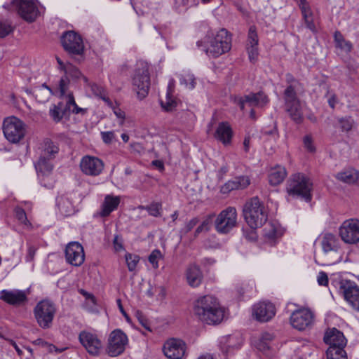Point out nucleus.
Instances as JSON below:
<instances>
[{
	"instance_id": "f257e3e1",
	"label": "nucleus",
	"mask_w": 359,
	"mask_h": 359,
	"mask_svg": "<svg viewBox=\"0 0 359 359\" xmlns=\"http://www.w3.org/2000/svg\"><path fill=\"white\" fill-rule=\"evenodd\" d=\"M193 313L201 323L217 325L223 320L224 310L215 297L204 295L194 302Z\"/></svg>"
},
{
	"instance_id": "f03ea898",
	"label": "nucleus",
	"mask_w": 359,
	"mask_h": 359,
	"mask_svg": "<svg viewBox=\"0 0 359 359\" xmlns=\"http://www.w3.org/2000/svg\"><path fill=\"white\" fill-rule=\"evenodd\" d=\"M243 214L245 220L252 229L262 226L268 219L265 207L258 197H253L245 203Z\"/></svg>"
},
{
	"instance_id": "7ed1b4c3",
	"label": "nucleus",
	"mask_w": 359,
	"mask_h": 359,
	"mask_svg": "<svg viewBox=\"0 0 359 359\" xmlns=\"http://www.w3.org/2000/svg\"><path fill=\"white\" fill-rule=\"evenodd\" d=\"M313 183L302 173L292 175L287 182L286 191L290 197L302 198L306 202L311 201Z\"/></svg>"
},
{
	"instance_id": "20e7f679",
	"label": "nucleus",
	"mask_w": 359,
	"mask_h": 359,
	"mask_svg": "<svg viewBox=\"0 0 359 359\" xmlns=\"http://www.w3.org/2000/svg\"><path fill=\"white\" fill-rule=\"evenodd\" d=\"M34 315L38 325L43 330L50 329L56 313L55 304L48 299L38 302L34 309Z\"/></svg>"
},
{
	"instance_id": "39448f33",
	"label": "nucleus",
	"mask_w": 359,
	"mask_h": 359,
	"mask_svg": "<svg viewBox=\"0 0 359 359\" xmlns=\"http://www.w3.org/2000/svg\"><path fill=\"white\" fill-rule=\"evenodd\" d=\"M208 47L203 48L207 54L213 57L228 52L231 48V36L226 29H221L209 41Z\"/></svg>"
},
{
	"instance_id": "423d86ee",
	"label": "nucleus",
	"mask_w": 359,
	"mask_h": 359,
	"mask_svg": "<svg viewBox=\"0 0 359 359\" xmlns=\"http://www.w3.org/2000/svg\"><path fill=\"white\" fill-rule=\"evenodd\" d=\"M11 6L27 22L35 21L39 14L37 4L34 0H12L11 4L4 6L7 9H10Z\"/></svg>"
},
{
	"instance_id": "0eeeda50",
	"label": "nucleus",
	"mask_w": 359,
	"mask_h": 359,
	"mask_svg": "<svg viewBox=\"0 0 359 359\" xmlns=\"http://www.w3.org/2000/svg\"><path fill=\"white\" fill-rule=\"evenodd\" d=\"M284 100L285 109L291 118L297 123H301L303 121L302 107L293 85H289L285 90Z\"/></svg>"
},
{
	"instance_id": "6e6552de",
	"label": "nucleus",
	"mask_w": 359,
	"mask_h": 359,
	"mask_svg": "<svg viewBox=\"0 0 359 359\" xmlns=\"http://www.w3.org/2000/svg\"><path fill=\"white\" fill-rule=\"evenodd\" d=\"M133 85L140 98L148 94L150 87V76L147 64L141 62L135 69L133 77Z\"/></svg>"
},
{
	"instance_id": "1a4fd4ad",
	"label": "nucleus",
	"mask_w": 359,
	"mask_h": 359,
	"mask_svg": "<svg viewBox=\"0 0 359 359\" xmlns=\"http://www.w3.org/2000/svg\"><path fill=\"white\" fill-rule=\"evenodd\" d=\"M128 343L127 335L120 329L113 330L108 338L106 352L110 357L122 354Z\"/></svg>"
},
{
	"instance_id": "9d476101",
	"label": "nucleus",
	"mask_w": 359,
	"mask_h": 359,
	"mask_svg": "<svg viewBox=\"0 0 359 359\" xmlns=\"http://www.w3.org/2000/svg\"><path fill=\"white\" fill-rule=\"evenodd\" d=\"M3 132L10 142L17 143L25 136L24 124L15 116L6 118L3 123Z\"/></svg>"
},
{
	"instance_id": "9b49d317",
	"label": "nucleus",
	"mask_w": 359,
	"mask_h": 359,
	"mask_svg": "<svg viewBox=\"0 0 359 359\" xmlns=\"http://www.w3.org/2000/svg\"><path fill=\"white\" fill-rule=\"evenodd\" d=\"M237 224V212L233 207L222 210L215 222L216 231L219 233H228Z\"/></svg>"
},
{
	"instance_id": "f8f14e48",
	"label": "nucleus",
	"mask_w": 359,
	"mask_h": 359,
	"mask_svg": "<svg viewBox=\"0 0 359 359\" xmlns=\"http://www.w3.org/2000/svg\"><path fill=\"white\" fill-rule=\"evenodd\" d=\"M61 43L65 50L70 55H81L84 52L83 39L74 31L65 32L61 36Z\"/></svg>"
},
{
	"instance_id": "ddd939ff",
	"label": "nucleus",
	"mask_w": 359,
	"mask_h": 359,
	"mask_svg": "<svg viewBox=\"0 0 359 359\" xmlns=\"http://www.w3.org/2000/svg\"><path fill=\"white\" fill-rule=\"evenodd\" d=\"M339 292L353 309L359 311V287L354 282L341 280L339 283Z\"/></svg>"
},
{
	"instance_id": "4468645a",
	"label": "nucleus",
	"mask_w": 359,
	"mask_h": 359,
	"mask_svg": "<svg viewBox=\"0 0 359 359\" xmlns=\"http://www.w3.org/2000/svg\"><path fill=\"white\" fill-rule=\"evenodd\" d=\"M79 341L86 351L93 356H98L103 348L99 337L89 331H81L79 334Z\"/></svg>"
},
{
	"instance_id": "2eb2a0df",
	"label": "nucleus",
	"mask_w": 359,
	"mask_h": 359,
	"mask_svg": "<svg viewBox=\"0 0 359 359\" xmlns=\"http://www.w3.org/2000/svg\"><path fill=\"white\" fill-rule=\"evenodd\" d=\"M321 245L325 255L328 256L330 253L332 254V257L327 264H332L340 261L341 258L339 252L340 241L336 236L332 233H325L322 238Z\"/></svg>"
},
{
	"instance_id": "dca6fc26",
	"label": "nucleus",
	"mask_w": 359,
	"mask_h": 359,
	"mask_svg": "<svg viewBox=\"0 0 359 359\" xmlns=\"http://www.w3.org/2000/svg\"><path fill=\"white\" fill-rule=\"evenodd\" d=\"M269 102V98L263 91L254 93H250L243 97H235L234 103L239 106L240 109L243 111L245 108V104H248L252 107H264Z\"/></svg>"
},
{
	"instance_id": "f3484780",
	"label": "nucleus",
	"mask_w": 359,
	"mask_h": 359,
	"mask_svg": "<svg viewBox=\"0 0 359 359\" xmlns=\"http://www.w3.org/2000/svg\"><path fill=\"white\" fill-rule=\"evenodd\" d=\"M314 321V313L309 309H301L292 312L290 316L292 326L298 330L310 327Z\"/></svg>"
},
{
	"instance_id": "a211bd4d",
	"label": "nucleus",
	"mask_w": 359,
	"mask_h": 359,
	"mask_svg": "<svg viewBox=\"0 0 359 359\" xmlns=\"http://www.w3.org/2000/svg\"><path fill=\"white\" fill-rule=\"evenodd\" d=\"M339 235L346 243H358L359 241V220L350 219L344 221L339 228Z\"/></svg>"
},
{
	"instance_id": "6ab92c4d",
	"label": "nucleus",
	"mask_w": 359,
	"mask_h": 359,
	"mask_svg": "<svg viewBox=\"0 0 359 359\" xmlns=\"http://www.w3.org/2000/svg\"><path fill=\"white\" fill-rule=\"evenodd\" d=\"M103 161L97 157L85 156L81 158L80 168L81 171L89 176H98L104 169Z\"/></svg>"
},
{
	"instance_id": "aec40b11",
	"label": "nucleus",
	"mask_w": 359,
	"mask_h": 359,
	"mask_svg": "<svg viewBox=\"0 0 359 359\" xmlns=\"http://www.w3.org/2000/svg\"><path fill=\"white\" fill-rule=\"evenodd\" d=\"M67 262L75 266H81L85 260V253L83 246L79 242H70L65 248Z\"/></svg>"
},
{
	"instance_id": "412c9836",
	"label": "nucleus",
	"mask_w": 359,
	"mask_h": 359,
	"mask_svg": "<svg viewBox=\"0 0 359 359\" xmlns=\"http://www.w3.org/2000/svg\"><path fill=\"white\" fill-rule=\"evenodd\" d=\"M29 292L25 290H3L0 292V299L8 304L20 306L27 302Z\"/></svg>"
},
{
	"instance_id": "4be33fe9",
	"label": "nucleus",
	"mask_w": 359,
	"mask_h": 359,
	"mask_svg": "<svg viewBox=\"0 0 359 359\" xmlns=\"http://www.w3.org/2000/svg\"><path fill=\"white\" fill-rule=\"evenodd\" d=\"M186 344L180 340L171 339L163 346V353L169 359H182L185 354Z\"/></svg>"
},
{
	"instance_id": "5701e85b",
	"label": "nucleus",
	"mask_w": 359,
	"mask_h": 359,
	"mask_svg": "<svg viewBox=\"0 0 359 359\" xmlns=\"http://www.w3.org/2000/svg\"><path fill=\"white\" fill-rule=\"evenodd\" d=\"M276 314L274 305L271 302H259L254 305L252 309L253 316L260 322L270 320Z\"/></svg>"
},
{
	"instance_id": "b1692460",
	"label": "nucleus",
	"mask_w": 359,
	"mask_h": 359,
	"mask_svg": "<svg viewBox=\"0 0 359 359\" xmlns=\"http://www.w3.org/2000/svg\"><path fill=\"white\" fill-rule=\"evenodd\" d=\"M323 339L325 344L332 348H344L347 344L343 332L334 327L325 332Z\"/></svg>"
},
{
	"instance_id": "393cba45",
	"label": "nucleus",
	"mask_w": 359,
	"mask_h": 359,
	"mask_svg": "<svg viewBox=\"0 0 359 359\" xmlns=\"http://www.w3.org/2000/svg\"><path fill=\"white\" fill-rule=\"evenodd\" d=\"M121 202L120 196L108 194L105 196L104 201L101 206L100 215L105 217L110 215L111 212L117 209Z\"/></svg>"
},
{
	"instance_id": "a878e982",
	"label": "nucleus",
	"mask_w": 359,
	"mask_h": 359,
	"mask_svg": "<svg viewBox=\"0 0 359 359\" xmlns=\"http://www.w3.org/2000/svg\"><path fill=\"white\" fill-rule=\"evenodd\" d=\"M232 135V129L227 122L219 123L214 135L217 140L225 145L231 142Z\"/></svg>"
},
{
	"instance_id": "bb28decb",
	"label": "nucleus",
	"mask_w": 359,
	"mask_h": 359,
	"mask_svg": "<svg viewBox=\"0 0 359 359\" xmlns=\"http://www.w3.org/2000/svg\"><path fill=\"white\" fill-rule=\"evenodd\" d=\"M52 159L43 155H40L39 160L34 163V167L39 176H48L53 169Z\"/></svg>"
},
{
	"instance_id": "cd10ccee",
	"label": "nucleus",
	"mask_w": 359,
	"mask_h": 359,
	"mask_svg": "<svg viewBox=\"0 0 359 359\" xmlns=\"http://www.w3.org/2000/svg\"><path fill=\"white\" fill-rule=\"evenodd\" d=\"M187 279L189 285L193 287L201 285L203 280V274L198 266L193 264L188 268Z\"/></svg>"
},
{
	"instance_id": "c85d7f7f",
	"label": "nucleus",
	"mask_w": 359,
	"mask_h": 359,
	"mask_svg": "<svg viewBox=\"0 0 359 359\" xmlns=\"http://www.w3.org/2000/svg\"><path fill=\"white\" fill-rule=\"evenodd\" d=\"M287 176V171L285 167L276 165L271 168L269 172V182L273 186L278 185L283 182Z\"/></svg>"
},
{
	"instance_id": "c756f323",
	"label": "nucleus",
	"mask_w": 359,
	"mask_h": 359,
	"mask_svg": "<svg viewBox=\"0 0 359 359\" xmlns=\"http://www.w3.org/2000/svg\"><path fill=\"white\" fill-rule=\"evenodd\" d=\"M174 81H170L168 86L165 100H161V107L167 111H170L177 107V102L173 98Z\"/></svg>"
},
{
	"instance_id": "7c9ffc66",
	"label": "nucleus",
	"mask_w": 359,
	"mask_h": 359,
	"mask_svg": "<svg viewBox=\"0 0 359 359\" xmlns=\"http://www.w3.org/2000/svg\"><path fill=\"white\" fill-rule=\"evenodd\" d=\"M359 177V172L353 168H348L336 175V178L343 182L352 184L355 182Z\"/></svg>"
},
{
	"instance_id": "2f4dec72",
	"label": "nucleus",
	"mask_w": 359,
	"mask_h": 359,
	"mask_svg": "<svg viewBox=\"0 0 359 359\" xmlns=\"http://www.w3.org/2000/svg\"><path fill=\"white\" fill-rule=\"evenodd\" d=\"M273 334L264 332L260 334L259 337L255 342V346L259 351L266 352L269 349L270 343L273 341Z\"/></svg>"
},
{
	"instance_id": "473e14b6",
	"label": "nucleus",
	"mask_w": 359,
	"mask_h": 359,
	"mask_svg": "<svg viewBox=\"0 0 359 359\" xmlns=\"http://www.w3.org/2000/svg\"><path fill=\"white\" fill-rule=\"evenodd\" d=\"M52 94L53 91L51 88L46 83L35 88L33 90V95L35 96L36 100L41 103H44L48 101Z\"/></svg>"
},
{
	"instance_id": "72a5a7b5",
	"label": "nucleus",
	"mask_w": 359,
	"mask_h": 359,
	"mask_svg": "<svg viewBox=\"0 0 359 359\" xmlns=\"http://www.w3.org/2000/svg\"><path fill=\"white\" fill-rule=\"evenodd\" d=\"M138 209L147 211L150 216L154 217H161L163 212L162 203L157 201H153L147 205H139Z\"/></svg>"
},
{
	"instance_id": "f704fd0d",
	"label": "nucleus",
	"mask_w": 359,
	"mask_h": 359,
	"mask_svg": "<svg viewBox=\"0 0 359 359\" xmlns=\"http://www.w3.org/2000/svg\"><path fill=\"white\" fill-rule=\"evenodd\" d=\"M65 104L60 102L57 104H53L49 110V115L56 123L60 122L66 114Z\"/></svg>"
},
{
	"instance_id": "c9c22d12",
	"label": "nucleus",
	"mask_w": 359,
	"mask_h": 359,
	"mask_svg": "<svg viewBox=\"0 0 359 359\" xmlns=\"http://www.w3.org/2000/svg\"><path fill=\"white\" fill-rule=\"evenodd\" d=\"M303 20L306 24V27L312 32H316V27L313 22V15L309 6L305 7L302 6L301 9Z\"/></svg>"
},
{
	"instance_id": "e433bc0d",
	"label": "nucleus",
	"mask_w": 359,
	"mask_h": 359,
	"mask_svg": "<svg viewBox=\"0 0 359 359\" xmlns=\"http://www.w3.org/2000/svg\"><path fill=\"white\" fill-rule=\"evenodd\" d=\"M58 151V147L51 140H46L44 142V148L41 154L53 159Z\"/></svg>"
},
{
	"instance_id": "4c0bfd02",
	"label": "nucleus",
	"mask_w": 359,
	"mask_h": 359,
	"mask_svg": "<svg viewBox=\"0 0 359 359\" xmlns=\"http://www.w3.org/2000/svg\"><path fill=\"white\" fill-rule=\"evenodd\" d=\"M334 41L337 48H339L347 53L351 51L353 48L352 43L350 41L345 40L342 34L338 31L334 33Z\"/></svg>"
},
{
	"instance_id": "58836bf2",
	"label": "nucleus",
	"mask_w": 359,
	"mask_h": 359,
	"mask_svg": "<svg viewBox=\"0 0 359 359\" xmlns=\"http://www.w3.org/2000/svg\"><path fill=\"white\" fill-rule=\"evenodd\" d=\"M83 80L84 83H86V85L90 88L93 95L101 97L104 100H107L105 97V91L102 86L95 83L89 82L88 78L86 77H83Z\"/></svg>"
},
{
	"instance_id": "ea45409f",
	"label": "nucleus",
	"mask_w": 359,
	"mask_h": 359,
	"mask_svg": "<svg viewBox=\"0 0 359 359\" xmlns=\"http://www.w3.org/2000/svg\"><path fill=\"white\" fill-rule=\"evenodd\" d=\"M327 359H347L344 348L329 347L326 352Z\"/></svg>"
},
{
	"instance_id": "a19ab883",
	"label": "nucleus",
	"mask_w": 359,
	"mask_h": 359,
	"mask_svg": "<svg viewBox=\"0 0 359 359\" xmlns=\"http://www.w3.org/2000/svg\"><path fill=\"white\" fill-rule=\"evenodd\" d=\"M339 127L343 132H349L355 125V121L351 116L341 117L337 118Z\"/></svg>"
},
{
	"instance_id": "79ce46f5",
	"label": "nucleus",
	"mask_w": 359,
	"mask_h": 359,
	"mask_svg": "<svg viewBox=\"0 0 359 359\" xmlns=\"http://www.w3.org/2000/svg\"><path fill=\"white\" fill-rule=\"evenodd\" d=\"M180 81L190 90L194 89L196 83L194 76L189 73L180 75Z\"/></svg>"
},
{
	"instance_id": "37998d69",
	"label": "nucleus",
	"mask_w": 359,
	"mask_h": 359,
	"mask_svg": "<svg viewBox=\"0 0 359 359\" xmlns=\"http://www.w3.org/2000/svg\"><path fill=\"white\" fill-rule=\"evenodd\" d=\"M233 339V337L231 336H226L222 337L220 341H219V346L221 350L225 353H228L231 352L232 349L235 348V345L231 344V340Z\"/></svg>"
},
{
	"instance_id": "c03bdc74",
	"label": "nucleus",
	"mask_w": 359,
	"mask_h": 359,
	"mask_svg": "<svg viewBox=\"0 0 359 359\" xmlns=\"http://www.w3.org/2000/svg\"><path fill=\"white\" fill-rule=\"evenodd\" d=\"M65 74V76H67V77L69 76L73 79H83V77H85L76 67L70 63H68L67 68H66Z\"/></svg>"
},
{
	"instance_id": "a18cd8bd",
	"label": "nucleus",
	"mask_w": 359,
	"mask_h": 359,
	"mask_svg": "<svg viewBox=\"0 0 359 359\" xmlns=\"http://www.w3.org/2000/svg\"><path fill=\"white\" fill-rule=\"evenodd\" d=\"M125 257L128 270L130 271H133L140 261V257L137 255L130 253H126Z\"/></svg>"
},
{
	"instance_id": "49530a36",
	"label": "nucleus",
	"mask_w": 359,
	"mask_h": 359,
	"mask_svg": "<svg viewBox=\"0 0 359 359\" xmlns=\"http://www.w3.org/2000/svg\"><path fill=\"white\" fill-rule=\"evenodd\" d=\"M236 189H244L250 184V180L248 176H239L233 179Z\"/></svg>"
},
{
	"instance_id": "de8ad7c7",
	"label": "nucleus",
	"mask_w": 359,
	"mask_h": 359,
	"mask_svg": "<svg viewBox=\"0 0 359 359\" xmlns=\"http://www.w3.org/2000/svg\"><path fill=\"white\" fill-rule=\"evenodd\" d=\"M15 215L17 219L26 226H31L32 224L27 219L25 211L21 208H16L15 209Z\"/></svg>"
},
{
	"instance_id": "09e8293b",
	"label": "nucleus",
	"mask_w": 359,
	"mask_h": 359,
	"mask_svg": "<svg viewBox=\"0 0 359 359\" xmlns=\"http://www.w3.org/2000/svg\"><path fill=\"white\" fill-rule=\"evenodd\" d=\"M258 43L259 39L256 27L254 25L250 26L248 34L247 45H258Z\"/></svg>"
},
{
	"instance_id": "8fccbe9b",
	"label": "nucleus",
	"mask_w": 359,
	"mask_h": 359,
	"mask_svg": "<svg viewBox=\"0 0 359 359\" xmlns=\"http://www.w3.org/2000/svg\"><path fill=\"white\" fill-rule=\"evenodd\" d=\"M162 257V254L159 250H154L149 256V262L152 264L154 269L158 267V260Z\"/></svg>"
},
{
	"instance_id": "3c124183",
	"label": "nucleus",
	"mask_w": 359,
	"mask_h": 359,
	"mask_svg": "<svg viewBox=\"0 0 359 359\" xmlns=\"http://www.w3.org/2000/svg\"><path fill=\"white\" fill-rule=\"evenodd\" d=\"M247 50L250 62L257 61L259 55L258 45H247Z\"/></svg>"
},
{
	"instance_id": "603ef678",
	"label": "nucleus",
	"mask_w": 359,
	"mask_h": 359,
	"mask_svg": "<svg viewBox=\"0 0 359 359\" xmlns=\"http://www.w3.org/2000/svg\"><path fill=\"white\" fill-rule=\"evenodd\" d=\"M13 31L10 23L0 21V38H4Z\"/></svg>"
},
{
	"instance_id": "864d4df0",
	"label": "nucleus",
	"mask_w": 359,
	"mask_h": 359,
	"mask_svg": "<svg viewBox=\"0 0 359 359\" xmlns=\"http://www.w3.org/2000/svg\"><path fill=\"white\" fill-rule=\"evenodd\" d=\"M233 190L237 189L233 179L226 182L220 188V192L223 194H227Z\"/></svg>"
},
{
	"instance_id": "5fc2aeb1",
	"label": "nucleus",
	"mask_w": 359,
	"mask_h": 359,
	"mask_svg": "<svg viewBox=\"0 0 359 359\" xmlns=\"http://www.w3.org/2000/svg\"><path fill=\"white\" fill-rule=\"evenodd\" d=\"M210 219H205L201 224L196 228L194 232V236L197 237L203 231H208L210 228Z\"/></svg>"
},
{
	"instance_id": "6e6d98bb",
	"label": "nucleus",
	"mask_w": 359,
	"mask_h": 359,
	"mask_svg": "<svg viewBox=\"0 0 359 359\" xmlns=\"http://www.w3.org/2000/svg\"><path fill=\"white\" fill-rule=\"evenodd\" d=\"M69 83V78L67 76H62L59 81L58 88L61 95H64L68 88Z\"/></svg>"
},
{
	"instance_id": "4d7b16f0",
	"label": "nucleus",
	"mask_w": 359,
	"mask_h": 359,
	"mask_svg": "<svg viewBox=\"0 0 359 359\" xmlns=\"http://www.w3.org/2000/svg\"><path fill=\"white\" fill-rule=\"evenodd\" d=\"M136 317L139 321V323L142 325L143 327H144L148 331H151L149 327V323L146 317L143 315V313L140 311H137Z\"/></svg>"
},
{
	"instance_id": "13d9d810",
	"label": "nucleus",
	"mask_w": 359,
	"mask_h": 359,
	"mask_svg": "<svg viewBox=\"0 0 359 359\" xmlns=\"http://www.w3.org/2000/svg\"><path fill=\"white\" fill-rule=\"evenodd\" d=\"M101 137L102 141L105 144H111L115 138V134L114 131L101 132Z\"/></svg>"
},
{
	"instance_id": "bf43d9fd",
	"label": "nucleus",
	"mask_w": 359,
	"mask_h": 359,
	"mask_svg": "<svg viewBox=\"0 0 359 359\" xmlns=\"http://www.w3.org/2000/svg\"><path fill=\"white\" fill-rule=\"evenodd\" d=\"M326 97H327V102L329 106L334 109L336 104L338 103V99L336 94L328 90L326 94Z\"/></svg>"
},
{
	"instance_id": "052dcab7",
	"label": "nucleus",
	"mask_w": 359,
	"mask_h": 359,
	"mask_svg": "<svg viewBox=\"0 0 359 359\" xmlns=\"http://www.w3.org/2000/svg\"><path fill=\"white\" fill-rule=\"evenodd\" d=\"M304 144L306 149L310 152H313L316 149L313 145L312 137L311 135H306L304 137Z\"/></svg>"
},
{
	"instance_id": "680f3d73",
	"label": "nucleus",
	"mask_w": 359,
	"mask_h": 359,
	"mask_svg": "<svg viewBox=\"0 0 359 359\" xmlns=\"http://www.w3.org/2000/svg\"><path fill=\"white\" fill-rule=\"evenodd\" d=\"M318 283L320 285L325 286L328 284L327 274L324 271H320L317 277Z\"/></svg>"
},
{
	"instance_id": "e2e57ef3",
	"label": "nucleus",
	"mask_w": 359,
	"mask_h": 359,
	"mask_svg": "<svg viewBox=\"0 0 359 359\" xmlns=\"http://www.w3.org/2000/svg\"><path fill=\"white\" fill-rule=\"evenodd\" d=\"M199 222V219L198 217L192 218L189 222H188L183 229L184 233H188L191 231Z\"/></svg>"
},
{
	"instance_id": "0e129e2a",
	"label": "nucleus",
	"mask_w": 359,
	"mask_h": 359,
	"mask_svg": "<svg viewBox=\"0 0 359 359\" xmlns=\"http://www.w3.org/2000/svg\"><path fill=\"white\" fill-rule=\"evenodd\" d=\"M76 104L74 95L72 93H69L67 95V101L66 105H65L66 110H71V107Z\"/></svg>"
},
{
	"instance_id": "69168bd1",
	"label": "nucleus",
	"mask_w": 359,
	"mask_h": 359,
	"mask_svg": "<svg viewBox=\"0 0 359 359\" xmlns=\"http://www.w3.org/2000/svg\"><path fill=\"white\" fill-rule=\"evenodd\" d=\"M113 243L116 251H120L123 249L121 240L119 238L118 236L116 235L114 236Z\"/></svg>"
},
{
	"instance_id": "338daca9",
	"label": "nucleus",
	"mask_w": 359,
	"mask_h": 359,
	"mask_svg": "<svg viewBox=\"0 0 359 359\" xmlns=\"http://www.w3.org/2000/svg\"><path fill=\"white\" fill-rule=\"evenodd\" d=\"M35 253H36V248L33 246L29 247L28 250H27V255L26 256V260L27 262H32L34 258Z\"/></svg>"
},
{
	"instance_id": "774afa93",
	"label": "nucleus",
	"mask_w": 359,
	"mask_h": 359,
	"mask_svg": "<svg viewBox=\"0 0 359 359\" xmlns=\"http://www.w3.org/2000/svg\"><path fill=\"white\" fill-rule=\"evenodd\" d=\"M229 171V167L226 165L222 166L218 170L217 177L219 180H222L224 176Z\"/></svg>"
}]
</instances>
